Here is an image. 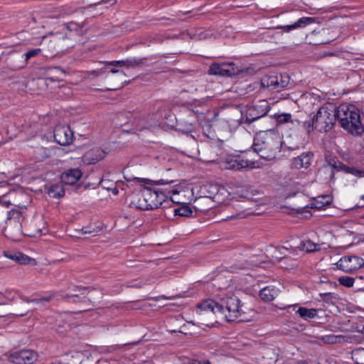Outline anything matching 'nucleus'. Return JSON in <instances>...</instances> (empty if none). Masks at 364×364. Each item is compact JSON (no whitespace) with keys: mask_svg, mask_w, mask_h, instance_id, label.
Returning <instances> with one entry per match:
<instances>
[{"mask_svg":"<svg viewBox=\"0 0 364 364\" xmlns=\"http://www.w3.org/2000/svg\"><path fill=\"white\" fill-rule=\"evenodd\" d=\"M358 177H364V171L363 170H359L358 171Z\"/></svg>","mask_w":364,"mask_h":364,"instance_id":"58","label":"nucleus"},{"mask_svg":"<svg viewBox=\"0 0 364 364\" xmlns=\"http://www.w3.org/2000/svg\"><path fill=\"white\" fill-rule=\"evenodd\" d=\"M250 267V264H241L238 268L240 269H247V268H249Z\"/></svg>","mask_w":364,"mask_h":364,"instance_id":"57","label":"nucleus"},{"mask_svg":"<svg viewBox=\"0 0 364 364\" xmlns=\"http://www.w3.org/2000/svg\"><path fill=\"white\" fill-rule=\"evenodd\" d=\"M299 248L306 252H314L320 250V245L314 243L310 240L301 241L299 244Z\"/></svg>","mask_w":364,"mask_h":364,"instance_id":"27","label":"nucleus"},{"mask_svg":"<svg viewBox=\"0 0 364 364\" xmlns=\"http://www.w3.org/2000/svg\"><path fill=\"white\" fill-rule=\"evenodd\" d=\"M316 18L314 17H301L294 23L286 26H279L277 28H282L286 32H290L291 31L299 28H304L307 25L314 23L316 22Z\"/></svg>","mask_w":364,"mask_h":364,"instance_id":"21","label":"nucleus"},{"mask_svg":"<svg viewBox=\"0 0 364 364\" xmlns=\"http://www.w3.org/2000/svg\"><path fill=\"white\" fill-rule=\"evenodd\" d=\"M336 117L340 126L354 136H360L364 132L359 110L353 105L341 104L336 107Z\"/></svg>","mask_w":364,"mask_h":364,"instance_id":"3","label":"nucleus"},{"mask_svg":"<svg viewBox=\"0 0 364 364\" xmlns=\"http://www.w3.org/2000/svg\"><path fill=\"white\" fill-rule=\"evenodd\" d=\"M285 251H288V248H287L285 247H281L278 249V252L279 254V255L275 256V258L278 262H282L284 259H289V257H287L285 255V252H284Z\"/></svg>","mask_w":364,"mask_h":364,"instance_id":"39","label":"nucleus"},{"mask_svg":"<svg viewBox=\"0 0 364 364\" xmlns=\"http://www.w3.org/2000/svg\"><path fill=\"white\" fill-rule=\"evenodd\" d=\"M237 215H232L230 217H227L226 220L232 219L237 218Z\"/></svg>","mask_w":364,"mask_h":364,"instance_id":"62","label":"nucleus"},{"mask_svg":"<svg viewBox=\"0 0 364 364\" xmlns=\"http://www.w3.org/2000/svg\"><path fill=\"white\" fill-rule=\"evenodd\" d=\"M289 122H291V124H300L301 123L299 119H292L291 118V121Z\"/></svg>","mask_w":364,"mask_h":364,"instance_id":"56","label":"nucleus"},{"mask_svg":"<svg viewBox=\"0 0 364 364\" xmlns=\"http://www.w3.org/2000/svg\"><path fill=\"white\" fill-rule=\"evenodd\" d=\"M290 77L288 74L284 73L280 74V75L278 77V83H277V87L278 88H285L287 87L289 84Z\"/></svg>","mask_w":364,"mask_h":364,"instance_id":"31","label":"nucleus"},{"mask_svg":"<svg viewBox=\"0 0 364 364\" xmlns=\"http://www.w3.org/2000/svg\"><path fill=\"white\" fill-rule=\"evenodd\" d=\"M6 297L9 300H14L15 298V294H12V292H8Z\"/></svg>","mask_w":364,"mask_h":364,"instance_id":"50","label":"nucleus"},{"mask_svg":"<svg viewBox=\"0 0 364 364\" xmlns=\"http://www.w3.org/2000/svg\"><path fill=\"white\" fill-rule=\"evenodd\" d=\"M248 70L249 68L241 69L232 62L213 63L209 66L208 74L221 77H233Z\"/></svg>","mask_w":364,"mask_h":364,"instance_id":"9","label":"nucleus"},{"mask_svg":"<svg viewBox=\"0 0 364 364\" xmlns=\"http://www.w3.org/2000/svg\"><path fill=\"white\" fill-rule=\"evenodd\" d=\"M314 156V154L312 151H306L296 157H294L291 161L290 168L291 169L308 168L311 164Z\"/></svg>","mask_w":364,"mask_h":364,"instance_id":"14","label":"nucleus"},{"mask_svg":"<svg viewBox=\"0 0 364 364\" xmlns=\"http://www.w3.org/2000/svg\"><path fill=\"white\" fill-rule=\"evenodd\" d=\"M100 184L104 189L109 191L112 189V186H114V182L111 180L105 179L103 178L100 181Z\"/></svg>","mask_w":364,"mask_h":364,"instance_id":"41","label":"nucleus"},{"mask_svg":"<svg viewBox=\"0 0 364 364\" xmlns=\"http://www.w3.org/2000/svg\"><path fill=\"white\" fill-rule=\"evenodd\" d=\"M109 73L115 74V73H123V71L119 70V69H117V68H112L109 70Z\"/></svg>","mask_w":364,"mask_h":364,"instance_id":"53","label":"nucleus"},{"mask_svg":"<svg viewBox=\"0 0 364 364\" xmlns=\"http://www.w3.org/2000/svg\"><path fill=\"white\" fill-rule=\"evenodd\" d=\"M201 361L197 359H192L190 360L189 364H201Z\"/></svg>","mask_w":364,"mask_h":364,"instance_id":"54","label":"nucleus"},{"mask_svg":"<svg viewBox=\"0 0 364 364\" xmlns=\"http://www.w3.org/2000/svg\"><path fill=\"white\" fill-rule=\"evenodd\" d=\"M338 282L342 286L350 288L353 286L355 279L348 276H342L338 278Z\"/></svg>","mask_w":364,"mask_h":364,"instance_id":"32","label":"nucleus"},{"mask_svg":"<svg viewBox=\"0 0 364 364\" xmlns=\"http://www.w3.org/2000/svg\"><path fill=\"white\" fill-rule=\"evenodd\" d=\"M362 331L361 333L364 334V324L362 325Z\"/></svg>","mask_w":364,"mask_h":364,"instance_id":"64","label":"nucleus"},{"mask_svg":"<svg viewBox=\"0 0 364 364\" xmlns=\"http://www.w3.org/2000/svg\"><path fill=\"white\" fill-rule=\"evenodd\" d=\"M106 152L101 149H92L87 151L82 156V161L87 165L95 164L102 160Z\"/></svg>","mask_w":364,"mask_h":364,"instance_id":"19","label":"nucleus"},{"mask_svg":"<svg viewBox=\"0 0 364 364\" xmlns=\"http://www.w3.org/2000/svg\"><path fill=\"white\" fill-rule=\"evenodd\" d=\"M278 83V76L277 75H269L265 76L261 80V85L264 87H277Z\"/></svg>","mask_w":364,"mask_h":364,"instance_id":"28","label":"nucleus"},{"mask_svg":"<svg viewBox=\"0 0 364 364\" xmlns=\"http://www.w3.org/2000/svg\"><path fill=\"white\" fill-rule=\"evenodd\" d=\"M314 116L316 130L319 132H328L337 122L336 107L332 104L321 107Z\"/></svg>","mask_w":364,"mask_h":364,"instance_id":"4","label":"nucleus"},{"mask_svg":"<svg viewBox=\"0 0 364 364\" xmlns=\"http://www.w3.org/2000/svg\"><path fill=\"white\" fill-rule=\"evenodd\" d=\"M274 119L277 125H281L289 122L291 121V114L289 113L275 114L270 116Z\"/></svg>","mask_w":364,"mask_h":364,"instance_id":"29","label":"nucleus"},{"mask_svg":"<svg viewBox=\"0 0 364 364\" xmlns=\"http://www.w3.org/2000/svg\"><path fill=\"white\" fill-rule=\"evenodd\" d=\"M340 336L335 335H326L323 336L321 338V341H323L325 343L328 344H334L336 343L339 340Z\"/></svg>","mask_w":364,"mask_h":364,"instance_id":"37","label":"nucleus"},{"mask_svg":"<svg viewBox=\"0 0 364 364\" xmlns=\"http://www.w3.org/2000/svg\"><path fill=\"white\" fill-rule=\"evenodd\" d=\"M245 153V151H241ZM226 169L233 171H241L243 169H252L259 167L258 161L254 159H251L248 157V154L245 156L240 154L228 155L224 161Z\"/></svg>","mask_w":364,"mask_h":364,"instance_id":"8","label":"nucleus"},{"mask_svg":"<svg viewBox=\"0 0 364 364\" xmlns=\"http://www.w3.org/2000/svg\"><path fill=\"white\" fill-rule=\"evenodd\" d=\"M319 296L325 303L328 304L333 303V300L338 299V295L331 292L321 293Z\"/></svg>","mask_w":364,"mask_h":364,"instance_id":"33","label":"nucleus"},{"mask_svg":"<svg viewBox=\"0 0 364 364\" xmlns=\"http://www.w3.org/2000/svg\"><path fill=\"white\" fill-rule=\"evenodd\" d=\"M302 126L308 133L316 129L315 116L314 115L309 120L302 122Z\"/></svg>","mask_w":364,"mask_h":364,"instance_id":"34","label":"nucleus"},{"mask_svg":"<svg viewBox=\"0 0 364 364\" xmlns=\"http://www.w3.org/2000/svg\"><path fill=\"white\" fill-rule=\"evenodd\" d=\"M197 308L203 311H210L214 314L223 317L227 321H235L244 313L240 300L234 294H228L215 299H207L198 304Z\"/></svg>","mask_w":364,"mask_h":364,"instance_id":"1","label":"nucleus"},{"mask_svg":"<svg viewBox=\"0 0 364 364\" xmlns=\"http://www.w3.org/2000/svg\"><path fill=\"white\" fill-rule=\"evenodd\" d=\"M359 169L355 167H350L348 173L352 174L353 176H358Z\"/></svg>","mask_w":364,"mask_h":364,"instance_id":"46","label":"nucleus"},{"mask_svg":"<svg viewBox=\"0 0 364 364\" xmlns=\"http://www.w3.org/2000/svg\"><path fill=\"white\" fill-rule=\"evenodd\" d=\"M270 109L271 106L267 100H259L247 108L245 116L241 113V117L238 119L239 124H250L266 116Z\"/></svg>","mask_w":364,"mask_h":364,"instance_id":"7","label":"nucleus"},{"mask_svg":"<svg viewBox=\"0 0 364 364\" xmlns=\"http://www.w3.org/2000/svg\"><path fill=\"white\" fill-rule=\"evenodd\" d=\"M46 189L48 195L51 198H60L65 195V190L61 183L51 184Z\"/></svg>","mask_w":364,"mask_h":364,"instance_id":"24","label":"nucleus"},{"mask_svg":"<svg viewBox=\"0 0 364 364\" xmlns=\"http://www.w3.org/2000/svg\"><path fill=\"white\" fill-rule=\"evenodd\" d=\"M279 290L274 286H267L259 291L260 298L266 301L270 302L278 296Z\"/></svg>","mask_w":364,"mask_h":364,"instance_id":"23","label":"nucleus"},{"mask_svg":"<svg viewBox=\"0 0 364 364\" xmlns=\"http://www.w3.org/2000/svg\"><path fill=\"white\" fill-rule=\"evenodd\" d=\"M127 181H134L135 183H139L141 186H143L144 188V196L148 202L150 210H155L154 205L156 196H155V188L147 186L146 185L151 186H159V185H167L173 183L175 180H168V179H160V180H151L148 178H134L132 179L127 178Z\"/></svg>","mask_w":364,"mask_h":364,"instance_id":"6","label":"nucleus"},{"mask_svg":"<svg viewBox=\"0 0 364 364\" xmlns=\"http://www.w3.org/2000/svg\"><path fill=\"white\" fill-rule=\"evenodd\" d=\"M294 364H308V363L305 360H299V361L295 363Z\"/></svg>","mask_w":364,"mask_h":364,"instance_id":"60","label":"nucleus"},{"mask_svg":"<svg viewBox=\"0 0 364 364\" xmlns=\"http://www.w3.org/2000/svg\"><path fill=\"white\" fill-rule=\"evenodd\" d=\"M88 289H89L88 287H85L83 289V292L80 295H78V294L69 295L67 294L65 296V298L68 299V301L72 303H82V304H85V303L83 302V296H85V291H88Z\"/></svg>","mask_w":364,"mask_h":364,"instance_id":"30","label":"nucleus"},{"mask_svg":"<svg viewBox=\"0 0 364 364\" xmlns=\"http://www.w3.org/2000/svg\"><path fill=\"white\" fill-rule=\"evenodd\" d=\"M53 298V295H50L48 296H43L41 298L33 299H29L28 298H25L23 300L27 303L32 302V303L39 304V303H43V302H48Z\"/></svg>","mask_w":364,"mask_h":364,"instance_id":"36","label":"nucleus"},{"mask_svg":"<svg viewBox=\"0 0 364 364\" xmlns=\"http://www.w3.org/2000/svg\"><path fill=\"white\" fill-rule=\"evenodd\" d=\"M102 298V293L96 289H90L85 296H83L85 308L80 311H89L97 306Z\"/></svg>","mask_w":364,"mask_h":364,"instance_id":"15","label":"nucleus"},{"mask_svg":"<svg viewBox=\"0 0 364 364\" xmlns=\"http://www.w3.org/2000/svg\"><path fill=\"white\" fill-rule=\"evenodd\" d=\"M28 311H29V310H26V311H23V313H18V314H14V316H20V317L24 316L28 314Z\"/></svg>","mask_w":364,"mask_h":364,"instance_id":"55","label":"nucleus"},{"mask_svg":"<svg viewBox=\"0 0 364 364\" xmlns=\"http://www.w3.org/2000/svg\"><path fill=\"white\" fill-rule=\"evenodd\" d=\"M360 208H364V205H361V206L355 205V206H354L353 208H351V210H352L353 211H355V210H356L357 209Z\"/></svg>","mask_w":364,"mask_h":364,"instance_id":"59","label":"nucleus"},{"mask_svg":"<svg viewBox=\"0 0 364 364\" xmlns=\"http://www.w3.org/2000/svg\"><path fill=\"white\" fill-rule=\"evenodd\" d=\"M109 191H111L114 196H117L119 194V190L116 187L115 183H114V186H112V189H110Z\"/></svg>","mask_w":364,"mask_h":364,"instance_id":"48","label":"nucleus"},{"mask_svg":"<svg viewBox=\"0 0 364 364\" xmlns=\"http://www.w3.org/2000/svg\"><path fill=\"white\" fill-rule=\"evenodd\" d=\"M41 53L42 50L41 48H33L28 50L23 55L12 56L10 63L11 69L17 70L25 68L30 59L38 57L41 55Z\"/></svg>","mask_w":364,"mask_h":364,"instance_id":"13","label":"nucleus"},{"mask_svg":"<svg viewBox=\"0 0 364 364\" xmlns=\"http://www.w3.org/2000/svg\"><path fill=\"white\" fill-rule=\"evenodd\" d=\"M130 206L141 210H150L148 202L144 196L143 187L137 194L133 196L130 202Z\"/></svg>","mask_w":364,"mask_h":364,"instance_id":"20","label":"nucleus"},{"mask_svg":"<svg viewBox=\"0 0 364 364\" xmlns=\"http://www.w3.org/2000/svg\"><path fill=\"white\" fill-rule=\"evenodd\" d=\"M38 358V354L36 351L23 349L11 353L9 360L14 364H33Z\"/></svg>","mask_w":364,"mask_h":364,"instance_id":"11","label":"nucleus"},{"mask_svg":"<svg viewBox=\"0 0 364 364\" xmlns=\"http://www.w3.org/2000/svg\"><path fill=\"white\" fill-rule=\"evenodd\" d=\"M174 215L181 216L191 218L193 216V210L188 203H182L181 206L173 210Z\"/></svg>","mask_w":364,"mask_h":364,"instance_id":"26","label":"nucleus"},{"mask_svg":"<svg viewBox=\"0 0 364 364\" xmlns=\"http://www.w3.org/2000/svg\"><path fill=\"white\" fill-rule=\"evenodd\" d=\"M4 255L7 258L16 261L19 264H30L31 266H36L37 264L34 258L30 257L21 252H4Z\"/></svg>","mask_w":364,"mask_h":364,"instance_id":"17","label":"nucleus"},{"mask_svg":"<svg viewBox=\"0 0 364 364\" xmlns=\"http://www.w3.org/2000/svg\"><path fill=\"white\" fill-rule=\"evenodd\" d=\"M288 149H291V150H295V149H298L299 146H296V148L288 147Z\"/></svg>","mask_w":364,"mask_h":364,"instance_id":"63","label":"nucleus"},{"mask_svg":"<svg viewBox=\"0 0 364 364\" xmlns=\"http://www.w3.org/2000/svg\"><path fill=\"white\" fill-rule=\"evenodd\" d=\"M204 117V113L198 109H188L181 113L176 118V130L183 134L195 131L197 118Z\"/></svg>","mask_w":364,"mask_h":364,"instance_id":"5","label":"nucleus"},{"mask_svg":"<svg viewBox=\"0 0 364 364\" xmlns=\"http://www.w3.org/2000/svg\"><path fill=\"white\" fill-rule=\"evenodd\" d=\"M82 176V171L78 168H69L61 173V183L66 185H74Z\"/></svg>","mask_w":364,"mask_h":364,"instance_id":"16","label":"nucleus"},{"mask_svg":"<svg viewBox=\"0 0 364 364\" xmlns=\"http://www.w3.org/2000/svg\"><path fill=\"white\" fill-rule=\"evenodd\" d=\"M82 231L83 234H91V233H93L95 232L94 230H91L87 227L82 228Z\"/></svg>","mask_w":364,"mask_h":364,"instance_id":"47","label":"nucleus"},{"mask_svg":"<svg viewBox=\"0 0 364 364\" xmlns=\"http://www.w3.org/2000/svg\"><path fill=\"white\" fill-rule=\"evenodd\" d=\"M55 141L60 146L70 145L74 139V134L68 125L58 124L53 130Z\"/></svg>","mask_w":364,"mask_h":364,"instance_id":"12","label":"nucleus"},{"mask_svg":"<svg viewBox=\"0 0 364 364\" xmlns=\"http://www.w3.org/2000/svg\"><path fill=\"white\" fill-rule=\"evenodd\" d=\"M282 141L278 134L262 132L256 134L252 146V151L248 150L246 154H257L260 158L270 161L276 158L282 146Z\"/></svg>","mask_w":364,"mask_h":364,"instance_id":"2","label":"nucleus"},{"mask_svg":"<svg viewBox=\"0 0 364 364\" xmlns=\"http://www.w3.org/2000/svg\"><path fill=\"white\" fill-rule=\"evenodd\" d=\"M201 364H211L208 360H203Z\"/></svg>","mask_w":364,"mask_h":364,"instance_id":"61","label":"nucleus"},{"mask_svg":"<svg viewBox=\"0 0 364 364\" xmlns=\"http://www.w3.org/2000/svg\"><path fill=\"white\" fill-rule=\"evenodd\" d=\"M318 198H321V200L316 199L314 203H311L310 206L307 205L305 207H299L294 210H296L298 213H303L305 212L306 208H311L316 210H322L331 203V200L329 199L328 196H321L318 197ZM306 213H309L310 216L311 215V213L309 210H306Z\"/></svg>","mask_w":364,"mask_h":364,"instance_id":"18","label":"nucleus"},{"mask_svg":"<svg viewBox=\"0 0 364 364\" xmlns=\"http://www.w3.org/2000/svg\"><path fill=\"white\" fill-rule=\"evenodd\" d=\"M330 181H333L334 179H335V172H334V170L333 169H331V173H330Z\"/></svg>","mask_w":364,"mask_h":364,"instance_id":"51","label":"nucleus"},{"mask_svg":"<svg viewBox=\"0 0 364 364\" xmlns=\"http://www.w3.org/2000/svg\"><path fill=\"white\" fill-rule=\"evenodd\" d=\"M328 165L332 168V169H335L338 171V166L340 164H343L336 157H333L327 160Z\"/></svg>","mask_w":364,"mask_h":364,"instance_id":"40","label":"nucleus"},{"mask_svg":"<svg viewBox=\"0 0 364 364\" xmlns=\"http://www.w3.org/2000/svg\"><path fill=\"white\" fill-rule=\"evenodd\" d=\"M350 168V166H348L344 164H340V166H338V171H343L346 173H348Z\"/></svg>","mask_w":364,"mask_h":364,"instance_id":"44","label":"nucleus"},{"mask_svg":"<svg viewBox=\"0 0 364 364\" xmlns=\"http://www.w3.org/2000/svg\"><path fill=\"white\" fill-rule=\"evenodd\" d=\"M21 213L19 210H17V209H11L9 211L7 212V220H10L11 219H18L20 215H21Z\"/></svg>","mask_w":364,"mask_h":364,"instance_id":"42","label":"nucleus"},{"mask_svg":"<svg viewBox=\"0 0 364 364\" xmlns=\"http://www.w3.org/2000/svg\"><path fill=\"white\" fill-rule=\"evenodd\" d=\"M161 299H167L168 298L166 296H164V295H161V296H159L152 298V299L156 301H159Z\"/></svg>","mask_w":364,"mask_h":364,"instance_id":"52","label":"nucleus"},{"mask_svg":"<svg viewBox=\"0 0 364 364\" xmlns=\"http://www.w3.org/2000/svg\"><path fill=\"white\" fill-rule=\"evenodd\" d=\"M103 73H104V70L102 69H101V70H96L90 71L89 73V75L90 76H93V77H96L102 75Z\"/></svg>","mask_w":364,"mask_h":364,"instance_id":"45","label":"nucleus"},{"mask_svg":"<svg viewBox=\"0 0 364 364\" xmlns=\"http://www.w3.org/2000/svg\"><path fill=\"white\" fill-rule=\"evenodd\" d=\"M178 192L176 190L168 191L167 189H155V208H159L164 203H168L169 200L168 198H170V193H178Z\"/></svg>","mask_w":364,"mask_h":364,"instance_id":"22","label":"nucleus"},{"mask_svg":"<svg viewBox=\"0 0 364 364\" xmlns=\"http://www.w3.org/2000/svg\"><path fill=\"white\" fill-rule=\"evenodd\" d=\"M318 310L316 309H307L306 307H299L296 311V314L304 320H309L314 318L316 316Z\"/></svg>","mask_w":364,"mask_h":364,"instance_id":"25","label":"nucleus"},{"mask_svg":"<svg viewBox=\"0 0 364 364\" xmlns=\"http://www.w3.org/2000/svg\"><path fill=\"white\" fill-rule=\"evenodd\" d=\"M364 323H357L355 327V329L357 332H359V333H361L363 331H362V325H363Z\"/></svg>","mask_w":364,"mask_h":364,"instance_id":"49","label":"nucleus"},{"mask_svg":"<svg viewBox=\"0 0 364 364\" xmlns=\"http://www.w3.org/2000/svg\"><path fill=\"white\" fill-rule=\"evenodd\" d=\"M103 63L105 65H111L114 67H127V60H112V61H105Z\"/></svg>","mask_w":364,"mask_h":364,"instance_id":"38","label":"nucleus"},{"mask_svg":"<svg viewBox=\"0 0 364 364\" xmlns=\"http://www.w3.org/2000/svg\"><path fill=\"white\" fill-rule=\"evenodd\" d=\"M336 264L338 269L346 273H353L364 267V259L362 257L354 255L343 256Z\"/></svg>","mask_w":364,"mask_h":364,"instance_id":"10","label":"nucleus"},{"mask_svg":"<svg viewBox=\"0 0 364 364\" xmlns=\"http://www.w3.org/2000/svg\"><path fill=\"white\" fill-rule=\"evenodd\" d=\"M83 26H84L83 24H80L78 23L71 21L68 23L67 28L70 31H81L82 29Z\"/></svg>","mask_w":364,"mask_h":364,"instance_id":"43","label":"nucleus"},{"mask_svg":"<svg viewBox=\"0 0 364 364\" xmlns=\"http://www.w3.org/2000/svg\"><path fill=\"white\" fill-rule=\"evenodd\" d=\"M146 60V58H127V68L129 67H135L140 65L144 64V61Z\"/></svg>","mask_w":364,"mask_h":364,"instance_id":"35","label":"nucleus"}]
</instances>
